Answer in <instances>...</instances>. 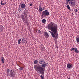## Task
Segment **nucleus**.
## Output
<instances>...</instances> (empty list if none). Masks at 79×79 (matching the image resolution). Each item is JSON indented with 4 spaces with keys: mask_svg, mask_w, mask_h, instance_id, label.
Returning a JSON list of instances; mask_svg holds the SVG:
<instances>
[{
    "mask_svg": "<svg viewBox=\"0 0 79 79\" xmlns=\"http://www.w3.org/2000/svg\"><path fill=\"white\" fill-rule=\"evenodd\" d=\"M39 64H41V67L39 64L35 66V69L37 72H39L41 74L44 75L45 70L44 67H46L48 65V63H45V61L43 59H41L39 61Z\"/></svg>",
    "mask_w": 79,
    "mask_h": 79,
    "instance_id": "obj_1",
    "label": "nucleus"
},
{
    "mask_svg": "<svg viewBox=\"0 0 79 79\" xmlns=\"http://www.w3.org/2000/svg\"><path fill=\"white\" fill-rule=\"evenodd\" d=\"M48 29H50L51 31L49 32L52 37H55V35L58 36V25L57 24L55 23L54 22H51L48 25Z\"/></svg>",
    "mask_w": 79,
    "mask_h": 79,
    "instance_id": "obj_2",
    "label": "nucleus"
},
{
    "mask_svg": "<svg viewBox=\"0 0 79 79\" xmlns=\"http://www.w3.org/2000/svg\"><path fill=\"white\" fill-rule=\"evenodd\" d=\"M27 11H25L21 16V19H22L23 21L25 23H26V21H27Z\"/></svg>",
    "mask_w": 79,
    "mask_h": 79,
    "instance_id": "obj_3",
    "label": "nucleus"
},
{
    "mask_svg": "<svg viewBox=\"0 0 79 79\" xmlns=\"http://www.w3.org/2000/svg\"><path fill=\"white\" fill-rule=\"evenodd\" d=\"M40 15H41V16L44 18V17H46L47 16H48L49 15V12L48 11V10H46L42 12V13H40Z\"/></svg>",
    "mask_w": 79,
    "mask_h": 79,
    "instance_id": "obj_4",
    "label": "nucleus"
},
{
    "mask_svg": "<svg viewBox=\"0 0 79 79\" xmlns=\"http://www.w3.org/2000/svg\"><path fill=\"white\" fill-rule=\"evenodd\" d=\"M16 72L15 70H12L10 71V73L9 74V76L11 77H14L16 76Z\"/></svg>",
    "mask_w": 79,
    "mask_h": 79,
    "instance_id": "obj_5",
    "label": "nucleus"
},
{
    "mask_svg": "<svg viewBox=\"0 0 79 79\" xmlns=\"http://www.w3.org/2000/svg\"><path fill=\"white\" fill-rule=\"evenodd\" d=\"M76 4V2L74 0H71L70 1L69 4L71 5V6H75V4Z\"/></svg>",
    "mask_w": 79,
    "mask_h": 79,
    "instance_id": "obj_6",
    "label": "nucleus"
},
{
    "mask_svg": "<svg viewBox=\"0 0 79 79\" xmlns=\"http://www.w3.org/2000/svg\"><path fill=\"white\" fill-rule=\"evenodd\" d=\"M20 6L22 10H24L26 6L25 4L23 3L20 5Z\"/></svg>",
    "mask_w": 79,
    "mask_h": 79,
    "instance_id": "obj_7",
    "label": "nucleus"
},
{
    "mask_svg": "<svg viewBox=\"0 0 79 79\" xmlns=\"http://www.w3.org/2000/svg\"><path fill=\"white\" fill-rule=\"evenodd\" d=\"M69 0H68L67 1L66 5V7H67L68 9L69 10Z\"/></svg>",
    "mask_w": 79,
    "mask_h": 79,
    "instance_id": "obj_8",
    "label": "nucleus"
},
{
    "mask_svg": "<svg viewBox=\"0 0 79 79\" xmlns=\"http://www.w3.org/2000/svg\"><path fill=\"white\" fill-rule=\"evenodd\" d=\"M44 35L45 37L46 38H48V37H49L48 34L47 32H44Z\"/></svg>",
    "mask_w": 79,
    "mask_h": 79,
    "instance_id": "obj_9",
    "label": "nucleus"
},
{
    "mask_svg": "<svg viewBox=\"0 0 79 79\" xmlns=\"http://www.w3.org/2000/svg\"><path fill=\"white\" fill-rule=\"evenodd\" d=\"M3 26L2 25H0V32H2L3 31Z\"/></svg>",
    "mask_w": 79,
    "mask_h": 79,
    "instance_id": "obj_10",
    "label": "nucleus"
},
{
    "mask_svg": "<svg viewBox=\"0 0 79 79\" xmlns=\"http://www.w3.org/2000/svg\"><path fill=\"white\" fill-rule=\"evenodd\" d=\"M43 11V8L41 7V6H39V9L38 10V11L40 13V12H42Z\"/></svg>",
    "mask_w": 79,
    "mask_h": 79,
    "instance_id": "obj_11",
    "label": "nucleus"
},
{
    "mask_svg": "<svg viewBox=\"0 0 79 79\" xmlns=\"http://www.w3.org/2000/svg\"><path fill=\"white\" fill-rule=\"evenodd\" d=\"M74 52H75V53H79V50H78L76 48H74Z\"/></svg>",
    "mask_w": 79,
    "mask_h": 79,
    "instance_id": "obj_12",
    "label": "nucleus"
},
{
    "mask_svg": "<svg viewBox=\"0 0 79 79\" xmlns=\"http://www.w3.org/2000/svg\"><path fill=\"white\" fill-rule=\"evenodd\" d=\"M4 58L3 56L1 57V61H2V63H5V61H4Z\"/></svg>",
    "mask_w": 79,
    "mask_h": 79,
    "instance_id": "obj_13",
    "label": "nucleus"
},
{
    "mask_svg": "<svg viewBox=\"0 0 79 79\" xmlns=\"http://www.w3.org/2000/svg\"><path fill=\"white\" fill-rule=\"evenodd\" d=\"M1 4L2 5H5L6 4V2H5L3 3V1H2L1 2Z\"/></svg>",
    "mask_w": 79,
    "mask_h": 79,
    "instance_id": "obj_14",
    "label": "nucleus"
},
{
    "mask_svg": "<svg viewBox=\"0 0 79 79\" xmlns=\"http://www.w3.org/2000/svg\"><path fill=\"white\" fill-rule=\"evenodd\" d=\"M41 21L42 23H45L46 22V20L45 19H43Z\"/></svg>",
    "mask_w": 79,
    "mask_h": 79,
    "instance_id": "obj_15",
    "label": "nucleus"
},
{
    "mask_svg": "<svg viewBox=\"0 0 79 79\" xmlns=\"http://www.w3.org/2000/svg\"><path fill=\"white\" fill-rule=\"evenodd\" d=\"M38 63V61L37 60H35L34 63V64H37V63Z\"/></svg>",
    "mask_w": 79,
    "mask_h": 79,
    "instance_id": "obj_16",
    "label": "nucleus"
},
{
    "mask_svg": "<svg viewBox=\"0 0 79 79\" xmlns=\"http://www.w3.org/2000/svg\"><path fill=\"white\" fill-rule=\"evenodd\" d=\"M77 43H79V37L76 38Z\"/></svg>",
    "mask_w": 79,
    "mask_h": 79,
    "instance_id": "obj_17",
    "label": "nucleus"
},
{
    "mask_svg": "<svg viewBox=\"0 0 79 79\" xmlns=\"http://www.w3.org/2000/svg\"><path fill=\"white\" fill-rule=\"evenodd\" d=\"M21 39H20L19 40H18L19 44H21Z\"/></svg>",
    "mask_w": 79,
    "mask_h": 79,
    "instance_id": "obj_18",
    "label": "nucleus"
},
{
    "mask_svg": "<svg viewBox=\"0 0 79 79\" xmlns=\"http://www.w3.org/2000/svg\"><path fill=\"white\" fill-rule=\"evenodd\" d=\"M20 68L19 69V70H20L21 71H22V70H23V67H20Z\"/></svg>",
    "mask_w": 79,
    "mask_h": 79,
    "instance_id": "obj_19",
    "label": "nucleus"
},
{
    "mask_svg": "<svg viewBox=\"0 0 79 79\" xmlns=\"http://www.w3.org/2000/svg\"><path fill=\"white\" fill-rule=\"evenodd\" d=\"M73 68V64H69V68Z\"/></svg>",
    "mask_w": 79,
    "mask_h": 79,
    "instance_id": "obj_20",
    "label": "nucleus"
},
{
    "mask_svg": "<svg viewBox=\"0 0 79 79\" xmlns=\"http://www.w3.org/2000/svg\"><path fill=\"white\" fill-rule=\"evenodd\" d=\"M22 42L23 43H26V40H23V39H22Z\"/></svg>",
    "mask_w": 79,
    "mask_h": 79,
    "instance_id": "obj_21",
    "label": "nucleus"
},
{
    "mask_svg": "<svg viewBox=\"0 0 79 79\" xmlns=\"http://www.w3.org/2000/svg\"><path fill=\"white\" fill-rule=\"evenodd\" d=\"M40 77H41V79H44V77L42 76V75H41L40 76Z\"/></svg>",
    "mask_w": 79,
    "mask_h": 79,
    "instance_id": "obj_22",
    "label": "nucleus"
},
{
    "mask_svg": "<svg viewBox=\"0 0 79 79\" xmlns=\"http://www.w3.org/2000/svg\"><path fill=\"white\" fill-rule=\"evenodd\" d=\"M79 10V9H75V11L76 12H78V10Z\"/></svg>",
    "mask_w": 79,
    "mask_h": 79,
    "instance_id": "obj_23",
    "label": "nucleus"
},
{
    "mask_svg": "<svg viewBox=\"0 0 79 79\" xmlns=\"http://www.w3.org/2000/svg\"><path fill=\"white\" fill-rule=\"evenodd\" d=\"M67 68H69V63L67 64Z\"/></svg>",
    "mask_w": 79,
    "mask_h": 79,
    "instance_id": "obj_24",
    "label": "nucleus"
},
{
    "mask_svg": "<svg viewBox=\"0 0 79 79\" xmlns=\"http://www.w3.org/2000/svg\"><path fill=\"white\" fill-rule=\"evenodd\" d=\"M38 33H39L40 34H41V33H42V32L41 31H40V30H39Z\"/></svg>",
    "mask_w": 79,
    "mask_h": 79,
    "instance_id": "obj_25",
    "label": "nucleus"
},
{
    "mask_svg": "<svg viewBox=\"0 0 79 79\" xmlns=\"http://www.w3.org/2000/svg\"><path fill=\"white\" fill-rule=\"evenodd\" d=\"M7 72L8 73H10V70L9 69H8L7 70Z\"/></svg>",
    "mask_w": 79,
    "mask_h": 79,
    "instance_id": "obj_26",
    "label": "nucleus"
},
{
    "mask_svg": "<svg viewBox=\"0 0 79 79\" xmlns=\"http://www.w3.org/2000/svg\"><path fill=\"white\" fill-rule=\"evenodd\" d=\"M75 48H72V49H71V51H72V50H74V49Z\"/></svg>",
    "mask_w": 79,
    "mask_h": 79,
    "instance_id": "obj_27",
    "label": "nucleus"
},
{
    "mask_svg": "<svg viewBox=\"0 0 79 79\" xmlns=\"http://www.w3.org/2000/svg\"><path fill=\"white\" fill-rule=\"evenodd\" d=\"M29 6H32V3H31L30 4Z\"/></svg>",
    "mask_w": 79,
    "mask_h": 79,
    "instance_id": "obj_28",
    "label": "nucleus"
},
{
    "mask_svg": "<svg viewBox=\"0 0 79 79\" xmlns=\"http://www.w3.org/2000/svg\"><path fill=\"white\" fill-rule=\"evenodd\" d=\"M44 10H45V7H43V11Z\"/></svg>",
    "mask_w": 79,
    "mask_h": 79,
    "instance_id": "obj_29",
    "label": "nucleus"
},
{
    "mask_svg": "<svg viewBox=\"0 0 79 79\" xmlns=\"http://www.w3.org/2000/svg\"><path fill=\"white\" fill-rule=\"evenodd\" d=\"M17 66H18L20 67V66H19V65H18V64H17Z\"/></svg>",
    "mask_w": 79,
    "mask_h": 79,
    "instance_id": "obj_30",
    "label": "nucleus"
},
{
    "mask_svg": "<svg viewBox=\"0 0 79 79\" xmlns=\"http://www.w3.org/2000/svg\"><path fill=\"white\" fill-rule=\"evenodd\" d=\"M56 35V37H58V35L57 36V35Z\"/></svg>",
    "mask_w": 79,
    "mask_h": 79,
    "instance_id": "obj_31",
    "label": "nucleus"
},
{
    "mask_svg": "<svg viewBox=\"0 0 79 79\" xmlns=\"http://www.w3.org/2000/svg\"><path fill=\"white\" fill-rule=\"evenodd\" d=\"M70 7L69 8V10H70Z\"/></svg>",
    "mask_w": 79,
    "mask_h": 79,
    "instance_id": "obj_32",
    "label": "nucleus"
},
{
    "mask_svg": "<svg viewBox=\"0 0 79 79\" xmlns=\"http://www.w3.org/2000/svg\"><path fill=\"white\" fill-rule=\"evenodd\" d=\"M68 79H69V78H68Z\"/></svg>",
    "mask_w": 79,
    "mask_h": 79,
    "instance_id": "obj_33",
    "label": "nucleus"
},
{
    "mask_svg": "<svg viewBox=\"0 0 79 79\" xmlns=\"http://www.w3.org/2000/svg\"><path fill=\"white\" fill-rule=\"evenodd\" d=\"M71 0H69V1H70Z\"/></svg>",
    "mask_w": 79,
    "mask_h": 79,
    "instance_id": "obj_34",
    "label": "nucleus"
}]
</instances>
